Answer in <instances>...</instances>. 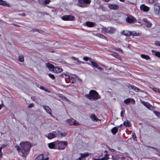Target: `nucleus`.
<instances>
[{"mask_svg":"<svg viewBox=\"0 0 160 160\" xmlns=\"http://www.w3.org/2000/svg\"><path fill=\"white\" fill-rule=\"evenodd\" d=\"M32 145L30 142H21L20 143V146H17L16 148L21 156L26 157Z\"/></svg>","mask_w":160,"mask_h":160,"instance_id":"1","label":"nucleus"},{"mask_svg":"<svg viewBox=\"0 0 160 160\" xmlns=\"http://www.w3.org/2000/svg\"><path fill=\"white\" fill-rule=\"evenodd\" d=\"M85 97L90 100H95L99 99L101 98L98 93L95 90H91L88 94L85 95Z\"/></svg>","mask_w":160,"mask_h":160,"instance_id":"2","label":"nucleus"},{"mask_svg":"<svg viewBox=\"0 0 160 160\" xmlns=\"http://www.w3.org/2000/svg\"><path fill=\"white\" fill-rule=\"evenodd\" d=\"M56 148L58 149H64L67 145L68 143L66 141H57L55 142Z\"/></svg>","mask_w":160,"mask_h":160,"instance_id":"3","label":"nucleus"},{"mask_svg":"<svg viewBox=\"0 0 160 160\" xmlns=\"http://www.w3.org/2000/svg\"><path fill=\"white\" fill-rule=\"evenodd\" d=\"M116 31V28L113 27H103L102 28L101 30L102 32L104 33H108L109 34L113 33Z\"/></svg>","mask_w":160,"mask_h":160,"instance_id":"4","label":"nucleus"},{"mask_svg":"<svg viewBox=\"0 0 160 160\" xmlns=\"http://www.w3.org/2000/svg\"><path fill=\"white\" fill-rule=\"evenodd\" d=\"M91 0H78L77 5L81 7H85L87 6V4H89Z\"/></svg>","mask_w":160,"mask_h":160,"instance_id":"5","label":"nucleus"},{"mask_svg":"<svg viewBox=\"0 0 160 160\" xmlns=\"http://www.w3.org/2000/svg\"><path fill=\"white\" fill-rule=\"evenodd\" d=\"M57 135L56 132L53 131L46 135L45 137L48 138V139H51L56 137Z\"/></svg>","mask_w":160,"mask_h":160,"instance_id":"6","label":"nucleus"},{"mask_svg":"<svg viewBox=\"0 0 160 160\" xmlns=\"http://www.w3.org/2000/svg\"><path fill=\"white\" fill-rule=\"evenodd\" d=\"M62 20L64 21H73L75 19V17L71 15H65L62 17Z\"/></svg>","mask_w":160,"mask_h":160,"instance_id":"7","label":"nucleus"},{"mask_svg":"<svg viewBox=\"0 0 160 160\" xmlns=\"http://www.w3.org/2000/svg\"><path fill=\"white\" fill-rule=\"evenodd\" d=\"M126 21L129 23H134L136 22V19L133 16H128L126 19Z\"/></svg>","mask_w":160,"mask_h":160,"instance_id":"8","label":"nucleus"},{"mask_svg":"<svg viewBox=\"0 0 160 160\" xmlns=\"http://www.w3.org/2000/svg\"><path fill=\"white\" fill-rule=\"evenodd\" d=\"M154 8L155 12L156 14H158L160 11V4H156L154 5Z\"/></svg>","mask_w":160,"mask_h":160,"instance_id":"9","label":"nucleus"},{"mask_svg":"<svg viewBox=\"0 0 160 160\" xmlns=\"http://www.w3.org/2000/svg\"><path fill=\"white\" fill-rule=\"evenodd\" d=\"M89 155V153L88 152L81 153V157L78 158V160H84L85 159V157H88Z\"/></svg>","mask_w":160,"mask_h":160,"instance_id":"10","label":"nucleus"},{"mask_svg":"<svg viewBox=\"0 0 160 160\" xmlns=\"http://www.w3.org/2000/svg\"><path fill=\"white\" fill-rule=\"evenodd\" d=\"M140 9L141 10L146 12L149 10V8L144 4H142L140 6Z\"/></svg>","mask_w":160,"mask_h":160,"instance_id":"11","label":"nucleus"},{"mask_svg":"<svg viewBox=\"0 0 160 160\" xmlns=\"http://www.w3.org/2000/svg\"><path fill=\"white\" fill-rule=\"evenodd\" d=\"M120 34L126 36H131V32L127 30H123L120 32Z\"/></svg>","mask_w":160,"mask_h":160,"instance_id":"12","label":"nucleus"},{"mask_svg":"<svg viewBox=\"0 0 160 160\" xmlns=\"http://www.w3.org/2000/svg\"><path fill=\"white\" fill-rule=\"evenodd\" d=\"M43 109L46 111L48 113H49L51 116L52 115L51 113V110L49 107L47 106H43Z\"/></svg>","mask_w":160,"mask_h":160,"instance_id":"13","label":"nucleus"},{"mask_svg":"<svg viewBox=\"0 0 160 160\" xmlns=\"http://www.w3.org/2000/svg\"><path fill=\"white\" fill-rule=\"evenodd\" d=\"M46 65L47 67L50 71H53L54 66L53 65L49 63H46Z\"/></svg>","mask_w":160,"mask_h":160,"instance_id":"14","label":"nucleus"},{"mask_svg":"<svg viewBox=\"0 0 160 160\" xmlns=\"http://www.w3.org/2000/svg\"><path fill=\"white\" fill-rule=\"evenodd\" d=\"M0 5L3 6H6L8 7H11L10 4L7 3L5 1L2 0H0Z\"/></svg>","mask_w":160,"mask_h":160,"instance_id":"15","label":"nucleus"},{"mask_svg":"<svg viewBox=\"0 0 160 160\" xmlns=\"http://www.w3.org/2000/svg\"><path fill=\"white\" fill-rule=\"evenodd\" d=\"M108 6L110 9L114 10L117 9L118 8L117 5L113 4H108Z\"/></svg>","mask_w":160,"mask_h":160,"instance_id":"16","label":"nucleus"},{"mask_svg":"<svg viewBox=\"0 0 160 160\" xmlns=\"http://www.w3.org/2000/svg\"><path fill=\"white\" fill-rule=\"evenodd\" d=\"M55 142L48 144V147L51 149H56Z\"/></svg>","mask_w":160,"mask_h":160,"instance_id":"17","label":"nucleus"},{"mask_svg":"<svg viewBox=\"0 0 160 160\" xmlns=\"http://www.w3.org/2000/svg\"><path fill=\"white\" fill-rule=\"evenodd\" d=\"M128 87L129 88L133 89L136 92H138L139 90V89L138 88L131 84L128 85Z\"/></svg>","mask_w":160,"mask_h":160,"instance_id":"18","label":"nucleus"},{"mask_svg":"<svg viewBox=\"0 0 160 160\" xmlns=\"http://www.w3.org/2000/svg\"><path fill=\"white\" fill-rule=\"evenodd\" d=\"M152 54L153 55H155L159 58H160V52L154 50H152Z\"/></svg>","mask_w":160,"mask_h":160,"instance_id":"19","label":"nucleus"},{"mask_svg":"<svg viewBox=\"0 0 160 160\" xmlns=\"http://www.w3.org/2000/svg\"><path fill=\"white\" fill-rule=\"evenodd\" d=\"M91 118L92 120L93 121H100L101 120L98 118L94 114H92L91 116Z\"/></svg>","mask_w":160,"mask_h":160,"instance_id":"20","label":"nucleus"},{"mask_svg":"<svg viewBox=\"0 0 160 160\" xmlns=\"http://www.w3.org/2000/svg\"><path fill=\"white\" fill-rule=\"evenodd\" d=\"M141 102L142 104L144 105L146 107L149 109H150V105L148 102H146L144 101H141Z\"/></svg>","mask_w":160,"mask_h":160,"instance_id":"21","label":"nucleus"},{"mask_svg":"<svg viewBox=\"0 0 160 160\" xmlns=\"http://www.w3.org/2000/svg\"><path fill=\"white\" fill-rule=\"evenodd\" d=\"M73 119L72 118L68 119L66 120V123L70 125H73Z\"/></svg>","mask_w":160,"mask_h":160,"instance_id":"22","label":"nucleus"},{"mask_svg":"<svg viewBox=\"0 0 160 160\" xmlns=\"http://www.w3.org/2000/svg\"><path fill=\"white\" fill-rule=\"evenodd\" d=\"M62 68H58L56 67L54 68L53 71L54 72L57 73H60L62 72Z\"/></svg>","mask_w":160,"mask_h":160,"instance_id":"23","label":"nucleus"},{"mask_svg":"<svg viewBox=\"0 0 160 160\" xmlns=\"http://www.w3.org/2000/svg\"><path fill=\"white\" fill-rule=\"evenodd\" d=\"M108 159V157L107 155L105 157H103L102 158H93V160H107Z\"/></svg>","mask_w":160,"mask_h":160,"instance_id":"24","label":"nucleus"},{"mask_svg":"<svg viewBox=\"0 0 160 160\" xmlns=\"http://www.w3.org/2000/svg\"><path fill=\"white\" fill-rule=\"evenodd\" d=\"M141 57L142 58L145 59L146 60H148L150 58L149 56L144 54H141Z\"/></svg>","mask_w":160,"mask_h":160,"instance_id":"25","label":"nucleus"},{"mask_svg":"<svg viewBox=\"0 0 160 160\" xmlns=\"http://www.w3.org/2000/svg\"><path fill=\"white\" fill-rule=\"evenodd\" d=\"M124 125L126 127H129L131 126L130 122L128 120L125 121L123 122Z\"/></svg>","mask_w":160,"mask_h":160,"instance_id":"26","label":"nucleus"},{"mask_svg":"<svg viewBox=\"0 0 160 160\" xmlns=\"http://www.w3.org/2000/svg\"><path fill=\"white\" fill-rule=\"evenodd\" d=\"M18 59L19 61L21 62H22L24 61V56L23 55H20L18 57Z\"/></svg>","mask_w":160,"mask_h":160,"instance_id":"27","label":"nucleus"},{"mask_svg":"<svg viewBox=\"0 0 160 160\" xmlns=\"http://www.w3.org/2000/svg\"><path fill=\"white\" fill-rule=\"evenodd\" d=\"M111 55L116 58L119 59L120 58V56L118 54L115 52L112 53Z\"/></svg>","mask_w":160,"mask_h":160,"instance_id":"28","label":"nucleus"},{"mask_svg":"<svg viewBox=\"0 0 160 160\" xmlns=\"http://www.w3.org/2000/svg\"><path fill=\"white\" fill-rule=\"evenodd\" d=\"M60 76L62 77L63 78H64L65 79H66L70 78V76L69 75L65 74L63 73L61 74H60Z\"/></svg>","mask_w":160,"mask_h":160,"instance_id":"29","label":"nucleus"},{"mask_svg":"<svg viewBox=\"0 0 160 160\" xmlns=\"http://www.w3.org/2000/svg\"><path fill=\"white\" fill-rule=\"evenodd\" d=\"M94 23L89 22H85L86 25L88 27H92L93 26Z\"/></svg>","mask_w":160,"mask_h":160,"instance_id":"30","label":"nucleus"},{"mask_svg":"<svg viewBox=\"0 0 160 160\" xmlns=\"http://www.w3.org/2000/svg\"><path fill=\"white\" fill-rule=\"evenodd\" d=\"M118 130V129L116 127H114L112 128L111 131L112 133L113 134H115L116 133Z\"/></svg>","mask_w":160,"mask_h":160,"instance_id":"31","label":"nucleus"},{"mask_svg":"<svg viewBox=\"0 0 160 160\" xmlns=\"http://www.w3.org/2000/svg\"><path fill=\"white\" fill-rule=\"evenodd\" d=\"M95 35L96 36L100 37L101 38L104 39H106V38L104 36L101 34L97 33L95 34Z\"/></svg>","mask_w":160,"mask_h":160,"instance_id":"32","label":"nucleus"},{"mask_svg":"<svg viewBox=\"0 0 160 160\" xmlns=\"http://www.w3.org/2000/svg\"><path fill=\"white\" fill-rule=\"evenodd\" d=\"M72 59H73L74 60H75L77 61V63L78 64H80L81 63H84V62H82L81 61L79 60L77 58H76L74 57H72Z\"/></svg>","mask_w":160,"mask_h":160,"instance_id":"33","label":"nucleus"},{"mask_svg":"<svg viewBox=\"0 0 160 160\" xmlns=\"http://www.w3.org/2000/svg\"><path fill=\"white\" fill-rule=\"evenodd\" d=\"M43 156L42 154L38 155L36 158V160H42Z\"/></svg>","mask_w":160,"mask_h":160,"instance_id":"34","label":"nucleus"},{"mask_svg":"<svg viewBox=\"0 0 160 160\" xmlns=\"http://www.w3.org/2000/svg\"><path fill=\"white\" fill-rule=\"evenodd\" d=\"M143 21L146 23L147 27H149L150 26L149 22H148V20L146 18H144L143 19Z\"/></svg>","mask_w":160,"mask_h":160,"instance_id":"35","label":"nucleus"},{"mask_svg":"<svg viewBox=\"0 0 160 160\" xmlns=\"http://www.w3.org/2000/svg\"><path fill=\"white\" fill-rule=\"evenodd\" d=\"M58 134L61 135V136L62 137H65L66 134V133L65 132H62L59 131H58Z\"/></svg>","mask_w":160,"mask_h":160,"instance_id":"36","label":"nucleus"},{"mask_svg":"<svg viewBox=\"0 0 160 160\" xmlns=\"http://www.w3.org/2000/svg\"><path fill=\"white\" fill-rule=\"evenodd\" d=\"M138 36L139 35V33L135 32H131V36Z\"/></svg>","mask_w":160,"mask_h":160,"instance_id":"37","label":"nucleus"},{"mask_svg":"<svg viewBox=\"0 0 160 160\" xmlns=\"http://www.w3.org/2000/svg\"><path fill=\"white\" fill-rule=\"evenodd\" d=\"M130 98H128L125 100L124 101V102L126 104H128L130 103V101L131 100H130Z\"/></svg>","mask_w":160,"mask_h":160,"instance_id":"38","label":"nucleus"},{"mask_svg":"<svg viewBox=\"0 0 160 160\" xmlns=\"http://www.w3.org/2000/svg\"><path fill=\"white\" fill-rule=\"evenodd\" d=\"M69 79H70V82L72 83H74L75 82V81H76V80L75 79L73 78V77H70V78H69Z\"/></svg>","mask_w":160,"mask_h":160,"instance_id":"39","label":"nucleus"},{"mask_svg":"<svg viewBox=\"0 0 160 160\" xmlns=\"http://www.w3.org/2000/svg\"><path fill=\"white\" fill-rule=\"evenodd\" d=\"M91 63H92V65L95 67L97 68V67H98V65L96 62L93 61H91Z\"/></svg>","mask_w":160,"mask_h":160,"instance_id":"40","label":"nucleus"},{"mask_svg":"<svg viewBox=\"0 0 160 160\" xmlns=\"http://www.w3.org/2000/svg\"><path fill=\"white\" fill-rule=\"evenodd\" d=\"M83 59V60L85 61H88V60H89V61H91L92 59L91 58H88L87 57H84Z\"/></svg>","mask_w":160,"mask_h":160,"instance_id":"41","label":"nucleus"},{"mask_svg":"<svg viewBox=\"0 0 160 160\" xmlns=\"http://www.w3.org/2000/svg\"><path fill=\"white\" fill-rule=\"evenodd\" d=\"M79 124V123L78 121L74 120V119H73V125H74L75 126H77Z\"/></svg>","mask_w":160,"mask_h":160,"instance_id":"42","label":"nucleus"},{"mask_svg":"<svg viewBox=\"0 0 160 160\" xmlns=\"http://www.w3.org/2000/svg\"><path fill=\"white\" fill-rule=\"evenodd\" d=\"M153 112L158 117L160 118V112L156 111H154Z\"/></svg>","mask_w":160,"mask_h":160,"instance_id":"43","label":"nucleus"},{"mask_svg":"<svg viewBox=\"0 0 160 160\" xmlns=\"http://www.w3.org/2000/svg\"><path fill=\"white\" fill-rule=\"evenodd\" d=\"M152 89L155 92H158L160 93V91L157 88H153Z\"/></svg>","mask_w":160,"mask_h":160,"instance_id":"44","label":"nucleus"},{"mask_svg":"<svg viewBox=\"0 0 160 160\" xmlns=\"http://www.w3.org/2000/svg\"><path fill=\"white\" fill-rule=\"evenodd\" d=\"M48 75L52 79H54L55 78V77L53 75L49 73Z\"/></svg>","mask_w":160,"mask_h":160,"instance_id":"45","label":"nucleus"},{"mask_svg":"<svg viewBox=\"0 0 160 160\" xmlns=\"http://www.w3.org/2000/svg\"><path fill=\"white\" fill-rule=\"evenodd\" d=\"M114 49V50L118 51L121 52H123L122 50L121 49H120V48H115Z\"/></svg>","mask_w":160,"mask_h":160,"instance_id":"46","label":"nucleus"},{"mask_svg":"<svg viewBox=\"0 0 160 160\" xmlns=\"http://www.w3.org/2000/svg\"><path fill=\"white\" fill-rule=\"evenodd\" d=\"M155 44L157 46H160V42L158 41H156L155 42Z\"/></svg>","mask_w":160,"mask_h":160,"instance_id":"47","label":"nucleus"},{"mask_svg":"<svg viewBox=\"0 0 160 160\" xmlns=\"http://www.w3.org/2000/svg\"><path fill=\"white\" fill-rule=\"evenodd\" d=\"M50 2L49 0H46L44 1L43 2L45 4H48Z\"/></svg>","mask_w":160,"mask_h":160,"instance_id":"48","label":"nucleus"},{"mask_svg":"<svg viewBox=\"0 0 160 160\" xmlns=\"http://www.w3.org/2000/svg\"><path fill=\"white\" fill-rule=\"evenodd\" d=\"M124 114V112L123 111H122L121 112L120 115L122 118L123 117Z\"/></svg>","mask_w":160,"mask_h":160,"instance_id":"49","label":"nucleus"},{"mask_svg":"<svg viewBox=\"0 0 160 160\" xmlns=\"http://www.w3.org/2000/svg\"><path fill=\"white\" fill-rule=\"evenodd\" d=\"M130 100H131L130 101V102H131L132 104H134L135 103V100H134V99H133V98H131Z\"/></svg>","mask_w":160,"mask_h":160,"instance_id":"50","label":"nucleus"},{"mask_svg":"<svg viewBox=\"0 0 160 160\" xmlns=\"http://www.w3.org/2000/svg\"><path fill=\"white\" fill-rule=\"evenodd\" d=\"M112 160H118L116 158V156H112Z\"/></svg>","mask_w":160,"mask_h":160,"instance_id":"51","label":"nucleus"},{"mask_svg":"<svg viewBox=\"0 0 160 160\" xmlns=\"http://www.w3.org/2000/svg\"><path fill=\"white\" fill-rule=\"evenodd\" d=\"M34 104L33 103L30 104L28 106L29 108H31L34 106Z\"/></svg>","mask_w":160,"mask_h":160,"instance_id":"52","label":"nucleus"},{"mask_svg":"<svg viewBox=\"0 0 160 160\" xmlns=\"http://www.w3.org/2000/svg\"><path fill=\"white\" fill-rule=\"evenodd\" d=\"M96 68L98 69L101 70H103V69L101 67H99L98 65V67H97Z\"/></svg>","mask_w":160,"mask_h":160,"instance_id":"53","label":"nucleus"},{"mask_svg":"<svg viewBox=\"0 0 160 160\" xmlns=\"http://www.w3.org/2000/svg\"><path fill=\"white\" fill-rule=\"evenodd\" d=\"M40 89H42V90H44V88H45L43 87V86H40L39 87H38Z\"/></svg>","mask_w":160,"mask_h":160,"instance_id":"54","label":"nucleus"},{"mask_svg":"<svg viewBox=\"0 0 160 160\" xmlns=\"http://www.w3.org/2000/svg\"><path fill=\"white\" fill-rule=\"evenodd\" d=\"M44 90L47 92H50V91L49 90H48V89L45 88H44Z\"/></svg>","mask_w":160,"mask_h":160,"instance_id":"55","label":"nucleus"},{"mask_svg":"<svg viewBox=\"0 0 160 160\" xmlns=\"http://www.w3.org/2000/svg\"><path fill=\"white\" fill-rule=\"evenodd\" d=\"M132 137L134 139V138H136V137L135 136V134L134 133H132Z\"/></svg>","mask_w":160,"mask_h":160,"instance_id":"56","label":"nucleus"},{"mask_svg":"<svg viewBox=\"0 0 160 160\" xmlns=\"http://www.w3.org/2000/svg\"><path fill=\"white\" fill-rule=\"evenodd\" d=\"M5 147L6 145H3L1 147H0V148H1V149H2V148H5Z\"/></svg>","mask_w":160,"mask_h":160,"instance_id":"57","label":"nucleus"},{"mask_svg":"<svg viewBox=\"0 0 160 160\" xmlns=\"http://www.w3.org/2000/svg\"><path fill=\"white\" fill-rule=\"evenodd\" d=\"M2 150L1 148H0V157H1L2 155V152H1Z\"/></svg>","mask_w":160,"mask_h":160,"instance_id":"58","label":"nucleus"},{"mask_svg":"<svg viewBox=\"0 0 160 160\" xmlns=\"http://www.w3.org/2000/svg\"><path fill=\"white\" fill-rule=\"evenodd\" d=\"M33 31H34V32H37V31H38V30L36 29H33Z\"/></svg>","mask_w":160,"mask_h":160,"instance_id":"59","label":"nucleus"},{"mask_svg":"<svg viewBox=\"0 0 160 160\" xmlns=\"http://www.w3.org/2000/svg\"><path fill=\"white\" fill-rule=\"evenodd\" d=\"M48 160V158L47 157L45 159H42V160Z\"/></svg>","mask_w":160,"mask_h":160,"instance_id":"60","label":"nucleus"},{"mask_svg":"<svg viewBox=\"0 0 160 160\" xmlns=\"http://www.w3.org/2000/svg\"><path fill=\"white\" fill-rule=\"evenodd\" d=\"M19 15H22V16H24L25 15V14H23V13L20 14Z\"/></svg>","mask_w":160,"mask_h":160,"instance_id":"61","label":"nucleus"},{"mask_svg":"<svg viewBox=\"0 0 160 160\" xmlns=\"http://www.w3.org/2000/svg\"><path fill=\"white\" fill-rule=\"evenodd\" d=\"M154 2V0H151V3H153Z\"/></svg>","mask_w":160,"mask_h":160,"instance_id":"62","label":"nucleus"},{"mask_svg":"<svg viewBox=\"0 0 160 160\" xmlns=\"http://www.w3.org/2000/svg\"><path fill=\"white\" fill-rule=\"evenodd\" d=\"M2 105H0V110L2 108Z\"/></svg>","mask_w":160,"mask_h":160,"instance_id":"63","label":"nucleus"},{"mask_svg":"<svg viewBox=\"0 0 160 160\" xmlns=\"http://www.w3.org/2000/svg\"><path fill=\"white\" fill-rule=\"evenodd\" d=\"M104 1H105L106 2H108L110 0H104Z\"/></svg>","mask_w":160,"mask_h":160,"instance_id":"64","label":"nucleus"}]
</instances>
